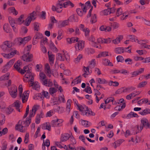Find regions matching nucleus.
<instances>
[{"mask_svg": "<svg viewBox=\"0 0 150 150\" xmlns=\"http://www.w3.org/2000/svg\"><path fill=\"white\" fill-rule=\"evenodd\" d=\"M18 92L20 98H21L23 103L26 102L28 99L30 92L29 91H24L23 93V86L22 85H20L18 87Z\"/></svg>", "mask_w": 150, "mask_h": 150, "instance_id": "1", "label": "nucleus"}, {"mask_svg": "<svg viewBox=\"0 0 150 150\" xmlns=\"http://www.w3.org/2000/svg\"><path fill=\"white\" fill-rule=\"evenodd\" d=\"M19 52L15 48H11L9 51L8 53H2L1 55L5 58L6 59H10L16 54H19Z\"/></svg>", "mask_w": 150, "mask_h": 150, "instance_id": "2", "label": "nucleus"}, {"mask_svg": "<svg viewBox=\"0 0 150 150\" xmlns=\"http://www.w3.org/2000/svg\"><path fill=\"white\" fill-rule=\"evenodd\" d=\"M36 15V13L35 11H33L30 14L25 20L24 25L26 26H29L31 22L35 19Z\"/></svg>", "mask_w": 150, "mask_h": 150, "instance_id": "3", "label": "nucleus"}, {"mask_svg": "<svg viewBox=\"0 0 150 150\" xmlns=\"http://www.w3.org/2000/svg\"><path fill=\"white\" fill-rule=\"evenodd\" d=\"M8 91L11 96L13 98H16L17 95V88L14 85H12L8 88Z\"/></svg>", "mask_w": 150, "mask_h": 150, "instance_id": "4", "label": "nucleus"}, {"mask_svg": "<svg viewBox=\"0 0 150 150\" xmlns=\"http://www.w3.org/2000/svg\"><path fill=\"white\" fill-rule=\"evenodd\" d=\"M15 62L14 59L10 60L3 66L2 70V72L5 73L9 71L13 66Z\"/></svg>", "mask_w": 150, "mask_h": 150, "instance_id": "5", "label": "nucleus"}, {"mask_svg": "<svg viewBox=\"0 0 150 150\" xmlns=\"http://www.w3.org/2000/svg\"><path fill=\"white\" fill-rule=\"evenodd\" d=\"M77 42L74 46L75 50L77 51H81L84 47L85 42L82 40H80Z\"/></svg>", "mask_w": 150, "mask_h": 150, "instance_id": "6", "label": "nucleus"}, {"mask_svg": "<svg viewBox=\"0 0 150 150\" xmlns=\"http://www.w3.org/2000/svg\"><path fill=\"white\" fill-rule=\"evenodd\" d=\"M79 5L81 8H77L76 9V12L79 16H81L85 14L87 10L86 6L83 4L80 3Z\"/></svg>", "mask_w": 150, "mask_h": 150, "instance_id": "7", "label": "nucleus"}, {"mask_svg": "<svg viewBox=\"0 0 150 150\" xmlns=\"http://www.w3.org/2000/svg\"><path fill=\"white\" fill-rule=\"evenodd\" d=\"M63 121L62 119L57 118L52 120L51 122V124L52 127H59L62 126Z\"/></svg>", "mask_w": 150, "mask_h": 150, "instance_id": "8", "label": "nucleus"}, {"mask_svg": "<svg viewBox=\"0 0 150 150\" xmlns=\"http://www.w3.org/2000/svg\"><path fill=\"white\" fill-rule=\"evenodd\" d=\"M89 44L91 46L98 48H101V46L100 45H97V42L95 38L93 36H91L88 38Z\"/></svg>", "mask_w": 150, "mask_h": 150, "instance_id": "9", "label": "nucleus"}, {"mask_svg": "<svg viewBox=\"0 0 150 150\" xmlns=\"http://www.w3.org/2000/svg\"><path fill=\"white\" fill-rule=\"evenodd\" d=\"M33 57V54H30L27 52L23 56L22 59L24 61L29 62L32 61Z\"/></svg>", "mask_w": 150, "mask_h": 150, "instance_id": "10", "label": "nucleus"}, {"mask_svg": "<svg viewBox=\"0 0 150 150\" xmlns=\"http://www.w3.org/2000/svg\"><path fill=\"white\" fill-rule=\"evenodd\" d=\"M23 121H19L18 124L16 126V129L21 132H24L25 131V129L23 126L24 125L23 124Z\"/></svg>", "mask_w": 150, "mask_h": 150, "instance_id": "11", "label": "nucleus"}, {"mask_svg": "<svg viewBox=\"0 0 150 150\" xmlns=\"http://www.w3.org/2000/svg\"><path fill=\"white\" fill-rule=\"evenodd\" d=\"M21 61L20 60H18L16 61L13 65V67L15 69L20 73L22 69L21 68Z\"/></svg>", "mask_w": 150, "mask_h": 150, "instance_id": "12", "label": "nucleus"}, {"mask_svg": "<svg viewBox=\"0 0 150 150\" xmlns=\"http://www.w3.org/2000/svg\"><path fill=\"white\" fill-rule=\"evenodd\" d=\"M44 66L45 73L48 76L50 77L51 76V74H52V72L50 69L49 64L46 63L45 64Z\"/></svg>", "mask_w": 150, "mask_h": 150, "instance_id": "13", "label": "nucleus"}, {"mask_svg": "<svg viewBox=\"0 0 150 150\" xmlns=\"http://www.w3.org/2000/svg\"><path fill=\"white\" fill-rule=\"evenodd\" d=\"M71 134L67 133L62 134L61 138L60 141L61 142H64L67 141L70 137Z\"/></svg>", "mask_w": 150, "mask_h": 150, "instance_id": "14", "label": "nucleus"}, {"mask_svg": "<svg viewBox=\"0 0 150 150\" xmlns=\"http://www.w3.org/2000/svg\"><path fill=\"white\" fill-rule=\"evenodd\" d=\"M95 115L94 112H92L91 110H89L87 107L86 109L84 112H83L82 113V115H86L88 116L90 115L94 116Z\"/></svg>", "mask_w": 150, "mask_h": 150, "instance_id": "15", "label": "nucleus"}, {"mask_svg": "<svg viewBox=\"0 0 150 150\" xmlns=\"http://www.w3.org/2000/svg\"><path fill=\"white\" fill-rule=\"evenodd\" d=\"M13 106L15 107L17 110L20 112V109L22 107L21 103L18 100H16L13 104Z\"/></svg>", "mask_w": 150, "mask_h": 150, "instance_id": "16", "label": "nucleus"}, {"mask_svg": "<svg viewBox=\"0 0 150 150\" xmlns=\"http://www.w3.org/2000/svg\"><path fill=\"white\" fill-rule=\"evenodd\" d=\"M35 76V74L31 72L26 73L25 74L24 77L25 78L28 79V80H31L32 81L34 80V76Z\"/></svg>", "mask_w": 150, "mask_h": 150, "instance_id": "17", "label": "nucleus"}, {"mask_svg": "<svg viewBox=\"0 0 150 150\" xmlns=\"http://www.w3.org/2000/svg\"><path fill=\"white\" fill-rule=\"evenodd\" d=\"M141 122L143 127H144L148 129L149 122L147 118H142L141 120Z\"/></svg>", "mask_w": 150, "mask_h": 150, "instance_id": "18", "label": "nucleus"}, {"mask_svg": "<svg viewBox=\"0 0 150 150\" xmlns=\"http://www.w3.org/2000/svg\"><path fill=\"white\" fill-rule=\"evenodd\" d=\"M123 139H120L115 141L112 144V146L115 149L119 146L124 141Z\"/></svg>", "mask_w": 150, "mask_h": 150, "instance_id": "19", "label": "nucleus"}, {"mask_svg": "<svg viewBox=\"0 0 150 150\" xmlns=\"http://www.w3.org/2000/svg\"><path fill=\"white\" fill-rule=\"evenodd\" d=\"M25 15L23 14L21 15L17 19L16 22L19 25L23 24L24 25L25 22Z\"/></svg>", "mask_w": 150, "mask_h": 150, "instance_id": "20", "label": "nucleus"}, {"mask_svg": "<svg viewBox=\"0 0 150 150\" xmlns=\"http://www.w3.org/2000/svg\"><path fill=\"white\" fill-rule=\"evenodd\" d=\"M39 79L42 84L47 79L45 74L43 72H41L39 75Z\"/></svg>", "mask_w": 150, "mask_h": 150, "instance_id": "21", "label": "nucleus"}, {"mask_svg": "<svg viewBox=\"0 0 150 150\" xmlns=\"http://www.w3.org/2000/svg\"><path fill=\"white\" fill-rule=\"evenodd\" d=\"M68 20H66L63 21H60L58 23V26L59 28H62L68 25Z\"/></svg>", "mask_w": 150, "mask_h": 150, "instance_id": "22", "label": "nucleus"}, {"mask_svg": "<svg viewBox=\"0 0 150 150\" xmlns=\"http://www.w3.org/2000/svg\"><path fill=\"white\" fill-rule=\"evenodd\" d=\"M48 54L49 62L50 64H52L55 59L54 55L52 53H50L49 52H48Z\"/></svg>", "mask_w": 150, "mask_h": 150, "instance_id": "23", "label": "nucleus"}, {"mask_svg": "<svg viewBox=\"0 0 150 150\" xmlns=\"http://www.w3.org/2000/svg\"><path fill=\"white\" fill-rule=\"evenodd\" d=\"M42 84L45 86L51 87L53 85V83L50 79H47Z\"/></svg>", "mask_w": 150, "mask_h": 150, "instance_id": "24", "label": "nucleus"}, {"mask_svg": "<svg viewBox=\"0 0 150 150\" xmlns=\"http://www.w3.org/2000/svg\"><path fill=\"white\" fill-rule=\"evenodd\" d=\"M34 99L35 100H43L44 98L42 94V93H38L35 94L33 97Z\"/></svg>", "mask_w": 150, "mask_h": 150, "instance_id": "25", "label": "nucleus"}, {"mask_svg": "<svg viewBox=\"0 0 150 150\" xmlns=\"http://www.w3.org/2000/svg\"><path fill=\"white\" fill-rule=\"evenodd\" d=\"M31 72V69L28 66H26L23 67V69H21V74H24L25 72Z\"/></svg>", "mask_w": 150, "mask_h": 150, "instance_id": "26", "label": "nucleus"}, {"mask_svg": "<svg viewBox=\"0 0 150 150\" xmlns=\"http://www.w3.org/2000/svg\"><path fill=\"white\" fill-rule=\"evenodd\" d=\"M79 39V38L77 37H73L71 38H67L66 39V40L68 43L70 44L74 42H77Z\"/></svg>", "mask_w": 150, "mask_h": 150, "instance_id": "27", "label": "nucleus"}, {"mask_svg": "<svg viewBox=\"0 0 150 150\" xmlns=\"http://www.w3.org/2000/svg\"><path fill=\"white\" fill-rule=\"evenodd\" d=\"M80 122L81 125L84 127H89L91 125V123L87 120H81Z\"/></svg>", "mask_w": 150, "mask_h": 150, "instance_id": "28", "label": "nucleus"}, {"mask_svg": "<svg viewBox=\"0 0 150 150\" xmlns=\"http://www.w3.org/2000/svg\"><path fill=\"white\" fill-rule=\"evenodd\" d=\"M71 100L70 99H68L67 103V105L66 107V111L67 112L69 113L71 108Z\"/></svg>", "mask_w": 150, "mask_h": 150, "instance_id": "29", "label": "nucleus"}, {"mask_svg": "<svg viewBox=\"0 0 150 150\" xmlns=\"http://www.w3.org/2000/svg\"><path fill=\"white\" fill-rule=\"evenodd\" d=\"M139 114L142 116L150 114V109L149 108H146L139 112Z\"/></svg>", "mask_w": 150, "mask_h": 150, "instance_id": "30", "label": "nucleus"}, {"mask_svg": "<svg viewBox=\"0 0 150 150\" xmlns=\"http://www.w3.org/2000/svg\"><path fill=\"white\" fill-rule=\"evenodd\" d=\"M81 80V77L80 76H79L73 80L72 82L71 85L72 86H74L75 84L80 83Z\"/></svg>", "mask_w": 150, "mask_h": 150, "instance_id": "31", "label": "nucleus"}, {"mask_svg": "<svg viewBox=\"0 0 150 150\" xmlns=\"http://www.w3.org/2000/svg\"><path fill=\"white\" fill-rule=\"evenodd\" d=\"M89 67L88 66L86 67H84L83 69L85 73L83 74V75L85 77H86L88 75H89L91 73V71L89 70Z\"/></svg>", "mask_w": 150, "mask_h": 150, "instance_id": "32", "label": "nucleus"}, {"mask_svg": "<svg viewBox=\"0 0 150 150\" xmlns=\"http://www.w3.org/2000/svg\"><path fill=\"white\" fill-rule=\"evenodd\" d=\"M10 74L7 73L0 77V81H4L8 79Z\"/></svg>", "mask_w": 150, "mask_h": 150, "instance_id": "33", "label": "nucleus"}, {"mask_svg": "<svg viewBox=\"0 0 150 150\" xmlns=\"http://www.w3.org/2000/svg\"><path fill=\"white\" fill-rule=\"evenodd\" d=\"M123 39L122 36L120 35L112 41V42L115 44H118L120 43V41Z\"/></svg>", "mask_w": 150, "mask_h": 150, "instance_id": "34", "label": "nucleus"}, {"mask_svg": "<svg viewBox=\"0 0 150 150\" xmlns=\"http://www.w3.org/2000/svg\"><path fill=\"white\" fill-rule=\"evenodd\" d=\"M126 106L125 103L124 102L123 103L122 105L120 104V105L117 106L115 108V109L116 110H118L120 111L124 109Z\"/></svg>", "mask_w": 150, "mask_h": 150, "instance_id": "35", "label": "nucleus"}, {"mask_svg": "<svg viewBox=\"0 0 150 150\" xmlns=\"http://www.w3.org/2000/svg\"><path fill=\"white\" fill-rule=\"evenodd\" d=\"M42 128L44 129L47 130L49 131L51 130V126L49 123L45 122L42 125Z\"/></svg>", "mask_w": 150, "mask_h": 150, "instance_id": "36", "label": "nucleus"}, {"mask_svg": "<svg viewBox=\"0 0 150 150\" xmlns=\"http://www.w3.org/2000/svg\"><path fill=\"white\" fill-rule=\"evenodd\" d=\"M111 13V10L109 8L104 10L100 12L101 15L103 16H107Z\"/></svg>", "mask_w": 150, "mask_h": 150, "instance_id": "37", "label": "nucleus"}, {"mask_svg": "<svg viewBox=\"0 0 150 150\" xmlns=\"http://www.w3.org/2000/svg\"><path fill=\"white\" fill-rule=\"evenodd\" d=\"M96 82L100 84H104L107 83V81L103 78H96Z\"/></svg>", "mask_w": 150, "mask_h": 150, "instance_id": "38", "label": "nucleus"}, {"mask_svg": "<svg viewBox=\"0 0 150 150\" xmlns=\"http://www.w3.org/2000/svg\"><path fill=\"white\" fill-rule=\"evenodd\" d=\"M123 88V93H129L135 89V88L132 86L124 87Z\"/></svg>", "mask_w": 150, "mask_h": 150, "instance_id": "39", "label": "nucleus"}, {"mask_svg": "<svg viewBox=\"0 0 150 150\" xmlns=\"http://www.w3.org/2000/svg\"><path fill=\"white\" fill-rule=\"evenodd\" d=\"M58 101V98L54 97L51 98L50 103L52 105H54L59 104Z\"/></svg>", "mask_w": 150, "mask_h": 150, "instance_id": "40", "label": "nucleus"}, {"mask_svg": "<svg viewBox=\"0 0 150 150\" xmlns=\"http://www.w3.org/2000/svg\"><path fill=\"white\" fill-rule=\"evenodd\" d=\"M57 11L58 12H60L62 11L61 9L64 7L63 3L58 2L57 4Z\"/></svg>", "mask_w": 150, "mask_h": 150, "instance_id": "41", "label": "nucleus"}, {"mask_svg": "<svg viewBox=\"0 0 150 150\" xmlns=\"http://www.w3.org/2000/svg\"><path fill=\"white\" fill-rule=\"evenodd\" d=\"M85 105H80L77 108L81 112V114L82 115L83 112L85 111L87 107Z\"/></svg>", "mask_w": 150, "mask_h": 150, "instance_id": "42", "label": "nucleus"}, {"mask_svg": "<svg viewBox=\"0 0 150 150\" xmlns=\"http://www.w3.org/2000/svg\"><path fill=\"white\" fill-rule=\"evenodd\" d=\"M8 12L10 13H12L14 15H16L18 13V11L16 10L15 8L13 7H11L8 9Z\"/></svg>", "mask_w": 150, "mask_h": 150, "instance_id": "43", "label": "nucleus"}, {"mask_svg": "<svg viewBox=\"0 0 150 150\" xmlns=\"http://www.w3.org/2000/svg\"><path fill=\"white\" fill-rule=\"evenodd\" d=\"M115 53L120 54L124 52V48L122 47H118L115 49Z\"/></svg>", "mask_w": 150, "mask_h": 150, "instance_id": "44", "label": "nucleus"}, {"mask_svg": "<svg viewBox=\"0 0 150 150\" xmlns=\"http://www.w3.org/2000/svg\"><path fill=\"white\" fill-rule=\"evenodd\" d=\"M31 83H32V86H33V88L35 90H38L39 89L40 86L39 83L37 81L35 82L34 83H33V81H31Z\"/></svg>", "mask_w": 150, "mask_h": 150, "instance_id": "45", "label": "nucleus"}, {"mask_svg": "<svg viewBox=\"0 0 150 150\" xmlns=\"http://www.w3.org/2000/svg\"><path fill=\"white\" fill-rule=\"evenodd\" d=\"M23 41V38H19L16 39L14 40V42L16 44L21 45V44H24Z\"/></svg>", "mask_w": 150, "mask_h": 150, "instance_id": "46", "label": "nucleus"}, {"mask_svg": "<svg viewBox=\"0 0 150 150\" xmlns=\"http://www.w3.org/2000/svg\"><path fill=\"white\" fill-rule=\"evenodd\" d=\"M143 129V126H139L138 125H137L134 128L135 131L134 132V134H136L140 132Z\"/></svg>", "mask_w": 150, "mask_h": 150, "instance_id": "47", "label": "nucleus"}, {"mask_svg": "<svg viewBox=\"0 0 150 150\" xmlns=\"http://www.w3.org/2000/svg\"><path fill=\"white\" fill-rule=\"evenodd\" d=\"M56 59L57 60L60 61H64V56L60 53L57 54Z\"/></svg>", "mask_w": 150, "mask_h": 150, "instance_id": "48", "label": "nucleus"}, {"mask_svg": "<svg viewBox=\"0 0 150 150\" xmlns=\"http://www.w3.org/2000/svg\"><path fill=\"white\" fill-rule=\"evenodd\" d=\"M55 111V109L50 110L47 112L46 117H51L54 114Z\"/></svg>", "mask_w": 150, "mask_h": 150, "instance_id": "49", "label": "nucleus"}, {"mask_svg": "<svg viewBox=\"0 0 150 150\" xmlns=\"http://www.w3.org/2000/svg\"><path fill=\"white\" fill-rule=\"evenodd\" d=\"M43 66L41 64H37L35 67V70L37 72H42V69Z\"/></svg>", "mask_w": 150, "mask_h": 150, "instance_id": "50", "label": "nucleus"}, {"mask_svg": "<svg viewBox=\"0 0 150 150\" xmlns=\"http://www.w3.org/2000/svg\"><path fill=\"white\" fill-rule=\"evenodd\" d=\"M3 29L4 31L7 33H9L10 31V26L8 24H5L4 25Z\"/></svg>", "mask_w": 150, "mask_h": 150, "instance_id": "51", "label": "nucleus"}, {"mask_svg": "<svg viewBox=\"0 0 150 150\" xmlns=\"http://www.w3.org/2000/svg\"><path fill=\"white\" fill-rule=\"evenodd\" d=\"M83 57V55L82 54H79L77 57L74 59V62L76 63H78L82 58Z\"/></svg>", "mask_w": 150, "mask_h": 150, "instance_id": "52", "label": "nucleus"}, {"mask_svg": "<svg viewBox=\"0 0 150 150\" xmlns=\"http://www.w3.org/2000/svg\"><path fill=\"white\" fill-rule=\"evenodd\" d=\"M85 51L88 54H93L95 52V51L93 49L89 48L86 49Z\"/></svg>", "mask_w": 150, "mask_h": 150, "instance_id": "53", "label": "nucleus"}, {"mask_svg": "<svg viewBox=\"0 0 150 150\" xmlns=\"http://www.w3.org/2000/svg\"><path fill=\"white\" fill-rule=\"evenodd\" d=\"M64 108L62 107L58 106L55 110L58 113L61 114L64 112Z\"/></svg>", "mask_w": 150, "mask_h": 150, "instance_id": "54", "label": "nucleus"}, {"mask_svg": "<svg viewBox=\"0 0 150 150\" xmlns=\"http://www.w3.org/2000/svg\"><path fill=\"white\" fill-rule=\"evenodd\" d=\"M124 134L125 137L126 138L134 134V133L131 132V131L129 129L127 130L125 132H124Z\"/></svg>", "mask_w": 150, "mask_h": 150, "instance_id": "55", "label": "nucleus"}, {"mask_svg": "<svg viewBox=\"0 0 150 150\" xmlns=\"http://www.w3.org/2000/svg\"><path fill=\"white\" fill-rule=\"evenodd\" d=\"M50 145V142L49 139H46L45 141H44L42 144V148H45V146L48 147Z\"/></svg>", "mask_w": 150, "mask_h": 150, "instance_id": "56", "label": "nucleus"}, {"mask_svg": "<svg viewBox=\"0 0 150 150\" xmlns=\"http://www.w3.org/2000/svg\"><path fill=\"white\" fill-rule=\"evenodd\" d=\"M147 82L146 81H142L139 83L137 85V87L139 88H141L144 87L147 84Z\"/></svg>", "mask_w": 150, "mask_h": 150, "instance_id": "57", "label": "nucleus"}, {"mask_svg": "<svg viewBox=\"0 0 150 150\" xmlns=\"http://www.w3.org/2000/svg\"><path fill=\"white\" fill-rule=\"evenodd\" d=\"M103 62V64L105 66H113L112 63L108 59H106L104 60Z\"/></svg>", "mask_w": 150, "mask_h": 150, "instance_id": "58", "label": "nucleus"}, {"mask_svg": "<svg viewBox=\"0 0 150 150\" xmlns=\"http://www.w3.org/2000/svg\"><path fill=\"white\" fill-rule=\"evenodd\" d=\"M8 131V129L6 127L4 128L1 131L0 130V137L6 134Z\"/></svg>", "mask_w": 150, "mask_h": 150, "instance_id": "59", "label": "nucleus"}, {"mask_svg": "<svg viewBox=\"0 0 150 150\" xmlns=\"http://www.w3.org/2000/svg\"><path fill=\"white\" fill-rule=\"evenodd\" d=\"M62 32L60 30L58 31L57 33V39L58 40H59L62 39Z\"/></svg>", "mask_w": 150, "mask_h": 150, "instance_id": "60", "label": "nucleus"}, {"mask_svg": "<svg viewBox=\"0 0 150 150\" xmlns=\"http://www.w3.org/2000/svg\"><path fill=\"white\" fill-rule=\"evenodd\" d=\"M57 98H58L59 104L61 103L65 102V100L64 96L63 95H62L59 96V97Z\"/></svg>", "mask_w": 150, "mask_h": 150, "instance_id": "61", "label": "nucleus"}, {"mask_svg": "<svg viewBox=\"0 0 150 150\" xmlns=\"http://www.w3.org/2000/svg\"><path fill=\"white\" fill-rule=\"evenodd\" d=\"M89 67L91 68H93L95 66L96 60L95 59H93L89 62Z\"/></svg>", "mask_w": 150, "mask_h": 150, "instance_id": "62", "label": "nucleus"}, {"mask_svg": "<svg viewBox=\"0 0 150 150\" xmlns=\"http://www.w3.org/2000/svg\"><path fill=\"white\" fill-rule=\"evenodd\" d=\"M109 85L110 86H113L115 87H117L119 85V83L117 81H110L109 83Z\"/></svg>", "mask_w": 150, "mask_h": 150, "instance_id": "63", "label": "nucleus"}, {"mask_svg": "<svg viewBox=\"0 0 150 150\" xmlns=\"http://www.w3.org/2000/svg\"><path fill=\"white\" fill-rule=\"evenodd\" d=\"M4 44L6 45L7 47L8 48H11L13 45V43L10 41H6L4 42Z\"/></svg>", "mask_w": 150, "mask_h": 150, "instance_id": "64", "label": "nucleus"}]
</instances>
